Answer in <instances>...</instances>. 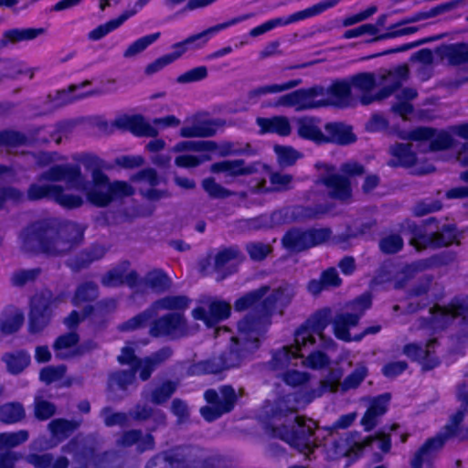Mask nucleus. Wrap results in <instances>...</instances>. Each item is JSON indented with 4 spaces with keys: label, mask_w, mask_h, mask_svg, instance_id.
<instances>
[{
    "label": "nucleus",
    "mask_w": 468,
    "mask_h": 468,
    "mask_svg": "<svg viewBox=\"0 0 468 468\" xmlns=\"http://www.w3.org/2000/svg\"><path fill=\"white\" fill-rule=\"evenodd\" d=\"M327 211L328 208L322 205H316L314 207L299 206L294 207L292 215L298 219H314L320 218Z\"/></svg>",
    "instance_id": "obj_61"
},
{
    "label": "nucleus",
    "mask_w": 468,
    "mask_h": 468,
    "mask_svg": "<svg viewBox=\"0 0 468 468\" xmlns=\"http://www.w3.org/2000/svg\"><path fill=\"white\" fill-rule=\"evenodd\" d=\"M126 20V15H120L118 17L98 26L89 33V39L93 41L101 39L109 33L120 27Z\"/></svg>",
    "instance_id": "obj_53"
},
{
    "label": "nucleus",
    "mask_w": 468,
    "mask_h": 468,
    "mask_svg": "<svg viewBox=\"0 0 468 468\" xmlns=\"http://www.w3.org/2000/svg\"><path fill=\"white\" fill-rule=\"evenodd\" d=\"M25 410L21 403L11 402L0 407V421L5 423H16L25 418Z\"/></svg>",
    "instance_id": "obj_50"
},
{
    "label": "nucleus",
    "mask_w": 468,
    "mask_h": 468,
    "mask_svg": "<svg viewBox=\"0 0 468 468\" xmlns=\"http://www.w3.org/2000/svg\"><path fill=\"white\" fill-rule=\"evenodd\" d=\"M213 27L200 32L194 34L184 39L185 44L188 49H198L203 48L209 40V38L215 35Z\"/></svg>",
    "instance_id": "obj_63"
},
{
    "label": "nucleus",
    "mask_w": 468,
    "mask_h": 468,
    "mask_svg": "<svg viewBox=\"0 0 468 468\" xmlns=\"http://www.w3.org/2000/svg\"><path fill=\"white\" fill-rule=\"evenodd\" d=\"M322 182L326 186L330 197L346 201L351 197V186L347 177L331 174L324 176Z\"/></svg>",
    "instance_id": "obj_30"
},
{
    "label": "nucleus",
    "mask_w": 468,
    "mask_h": 468,
    "mask_svg": "<svg viewBox=\"0 0 468 468\" xmlns=\"http://www.w3.org/2000/svg\"><path fill=\"white\" fill-rule=\"evenodd\" d=\"M7 370L12 374H19L30 363V356L23 351L16 354H6L3 356Z\"/></svg>",
    "instance_id": "obj_52"
},
{
    "label": "nucleus",
    "mask_w": 468,
    "mask_h": 468,
    "mask_svg": "<svg viewBox=\"0 0 468 468\" xmlns=\"http://www.w3.org/2000/svg\"><path fill=\"white\" fill-rule=\"evenodd\" d=\"M367 375V369L365 366H358L350 373L341 383L343 391L357 388Z\"/></svg>",
    "instance_id": "obj_62"
},
{
    "label": "nucleus",
    "mask_w": 468,
    "mask_h": 468,
    "mask_svg": "<svg viewBox=\"0 0 468 468\" xmlns=\"http://www.w3.org/2000/svg\"><path fill=\"white\" fill-rule=\"evenodd\" d=\"M171 284L170 278L164 271L154 269L148 271L143 278L138 276V283L134 290L137 292H144L149 288L155 292H164L171 287Z\"/></svg>",
    "instance_id": "obj_25"
},
{
    "label": "nucleus",
    "mask_w": 468,
    "mask_h": 468,
    "mask_svg": "<svg viewBox=\"0 0 468 468\" xmlns=\"http://www.w3.org/2000/svg\"><path fill=\"white\" fill-rule=\"evenodd\" d=\"M323 91L324 107L346 108L352 103L351 88L347 80H337L329 87H323Z\"/></svg>",
    "instance_id": "obj_19"
},
{
    "label": "nucleus",
    "mask_w": 468,
    "mask_h": 468,
    "mask_svg": "<svg viewBox=\"0 0 468 468\" xmlns=\"http://www.w3.org/2000/svg\"><path fill=\"white\" fill-rule=\"evenodd\" d=\"M204 399L208 405L201 407L199 412L205 420L212 422L233 410L239 396L232 386L223 385L218 390L207 389Z\"/></svg>",
    "instance_id": "obj_9"
},
{
    "label": "nucleus",
    "mask_w": 468,
    "mask_h": 468,
    "mask_svg": "<svg viewBox=\"0 0 468 468\" xmlns=\"http://www.w3.org/2000/svg\"><path fill=\"white\" fill-rule=\"evenodd\" d=\"M269 290L270 287L265 285L247 292L236 300L234 309L238 312H242L252 308L254 310L248 314L244 318L251 314L257 317L261 314V303Z\"/></svg>",
    "instance_id": "obj_28"
},
{
    "label": "nucleus",
    "mask_w": 468,
    "mask_h": 468,
    "mask_svg": "<svg viewBox=\"0 0 468 468\" xmlns=\"http://www.w3.org/2000/svg\"><path fill=\"white\" fill-rule=\"evenodd\" d=\"M337 387L334 381L324 379L318 388H314L304 394H289L277 399L269 409H266L267 420L264 424L265 433L275 439H280L299 452L309 455L317 447L314 437L316 424L313 420L302 416H294L301 406L309 404L324 392H335Z\"/></svg>",
    "instance_id": "obj_2"
},
{
    "label": "nucleus",
    "mask_w": 468,
    "mask_h": 468,
    "mask_svg": "<svg viewBox=\"0 0 468 468\" xmlns=\"http://www.w3.org/2000/svg\"><path fill=\"white\" fill-rule=\"evenodd\" d=\"M264 334L250 317L238 323V332L231 337L228 350L219 356L208 360L206 370L212 374L240 366L259 348L261 337Z\"/></svg>",
    "instance_id": "obj_4"
},
{
    "label": "nucleus",
    "mask_w": 468,
    "mask_h": 468,
    "mask_svg": "<svg viewBox=\"0 0 468 468\" xmlns=\"http://www.w3.org/2000/svg\"><path fill=\"white\" fill-rule=\"evenodd\" d=\"M179 124L180 120L174 115L155 118L152 123L140 115L123 116L115 120V125L118 128L129 130L137 136L148 137L157 136L159 132L155 126L176 127Z\"/></svg>",
    "instance_id": "obj_12"
},
{
    "label": "nucleus",
    "mask_w": 468,
    "mask_h": 468,
    "mask_svg": "<svg viewBox=\"0 0 468 468\" xmlns=\"http://www.w3.org/2000/svg\"><path fill=\"white\" fill-rule=\"evenodd\" d=\"M297 133L301 138L310 140L315 144H325V134L318 127L317 122L313 118L301 119L298 122Z\"/></svg>",
    "instance_id": "obj_39"
},
{
    "label": "nucleus",
    "mask_w": 468,
    "mask_h": 468,
    "mask_svg": "<svg viewBox=\"0 0 468 468\" xmlns=\"http://www.w3.org/2000/svg\"><path fill=\"white\" fill-rule=\"evenodd\" d=\"M454 320L458 321L459 341H468V296L455 298L446 306L434 305L430 309L429 317L418 320V327L436 332L447 328Z\"/></svg>",
    "instance_id": "obj_5"
},
{
    "label": "nucleus",
    "mask_w": 468,
    "mask_h": 468,
    "mask_svg": "<svg viewBox=\"0 0 468 468\" xmlns=\"http://www.w3.org/2000/svg\"><path fill=\"white\" fill-rule=\"evenodd\" d=\"M331 236L329 228H292L284 234L282 243L290 251L302 252L325 243Z\"/></svg>",
    "instance_id": "obj_10"
},
{
    "label": "nucleus",
    "mask_w": 468,
    "mask_h": 468,
    "mask_svg": "<svg viewBox=\"0 0 468 468\" xmlns=\"http://www.w3.org/2000/svg\"><path fill=\"white\" fill-rule=\"evenodd\" d=\"M256 123L260 127L261 133H276L281 136H287L292 131L290 122L285 116L258 117Z\"/></svg>",
    "instance_id": "obj_34"
},
{
    "label": "nucleus",
    "mask_w": 468,
    "mask_h": 468,
    "mask_svg": "<svg viewBox=\"0 0 468 468\" xmlns=\"http://www.w3.org/2000/svg\"><path fill=\"white\" fill-rule=\"evenodd\" d=\"M323 92V86L300 89L281 96L275 105L294 107L297 111L324 107Z\"/></svg>",
    "instance_id": "obj_13"
},
{
    "label": "nucleus",
    "mask_w": 468,
    "mask_h": 468,
    "mask_svg": "<svg viewBox=\"0 0 468 468\" xmlns=\"http://www.w3.org/2000/svg\"><path fill=\"white\" fill-rule=\"evenodd\" d=\"M129 266L130 262L125 261L108 271L101 279V284L105 287H118L126 284L134 290L138 283V272L133 270L127 272Z\"/></svg>",
    "instance_id": "obj_21"
},
{
    "label": "nucleus",
    "mask_w": 468,
    "mask_h": 468,
    "mask_svg": "<svg viewBox=\"0 0 468 468\" xmlns=\"http://www.w3.org/2000/svg\"><path fill=\"white\" fill-rule=\"evenodd\" d=\"M44 33L43 28H14L4 33V38L12 42L32 40Z\"/></svg>",
    "instance_id": "obj_57"
},
{
    "label": "nucleus",
    "mask_w": 468,
    "mask_h": 468,
    "mask_svg": "<svg viewBox=\"0 0 468 468\" xmlns=\"http://www.w3.org/2000/svg\"><path fill=\"white\" fill-rule=\"evenodd\" d=\"M218 127L215 120H194L190 125L180 129V135L184 138L211 137L217 133Z\"/></svg>",
    "instance_id": "obj_32"
},
{
    "label": "nucleus",
    "mask_w": 468,
    "mask_h": 468,
    "mask_svg": "<svg viewBox=\"0 0 468 468\" xmlns=\"http://www.w3.org/2000/svg\"><path fill=\"white\" fill-rule=\"evenodd\" d=\"M280 166L289 167L293 165L303 154L289 145L276 144L273 148Z\"/></svg>",
    "instance_id": "obj_48"
},
{
    "label": "nucleus",
    "mask_w": 468,
    "mask_h": 468,
    "mask_svg": "<svg viewBox=\"0 0 468 468\" xmlns=\"http://www.w3.org/2000/svg\"><path fill=\"white\" fill-rule=\"evenodd\" d=\"M461 407L457 412L452 416L450 422L440 431L446 436V439L458 436L459 425L463 421L465 414L468 413V404L465 401H460Z\"/></svg>",
    "instance_id": "obj_59"
},
{
    "label": "nucleus",
    "mask_w": 468,
    "mask_h": 468,
    "mask_svg": "<svg viewBox=\"0 0 468 468\" xmlns=\"http://www.w3.org/2000/svg\"><path fill=\"white\" fill-rule=\"evenodd\" d=\"M53 300L49 292L35 295L31 300L29 313V332H41L50 322Z\"/></svg>",
    "instance_id": "obj_15"
},
{
    "label": "nucleus",
    "mask_w": 468,
    "mask_h": 468,
    "mask_svg": "<svg viewBox=\"0 0 468 468\" xmlns=\"http://www.w3.org/2000/svg\"><path fill=\"white\" fill-rule=\"evenodd\" d=\"M326 143H335L341 145L352 144L356 141V136L351 128L340 122H329L325 124Z\"/></svg>",
    "instance_id": "obj_35"
},
{
    "label": "nucleus",
    "mask_w": 468,
    "mask_h": 468,
    "mask_svg": "<svg viewBox=\"0 0 468 468\" xmlns=\"http://www.w3.org/2000/svg\"><path fill=\"white\" fill-rule=\"evenodd\" d=\"M189 303L190 300L186 296L172 295L158 299L151 305L156 314L160 310L182 313V311H185L188 307Z\"/></svg>",
    "instance_id": "obj_40"
},
{
    "label": "nucleus",
    "mask_w": 468,
    "mask_h": 468,
    "mask_svg": "<svg viewBox=\"0 0 468 468\" xmlns=\"http://www.w3.org/2000/svg\"><path fill=\"white\" fill-rule=\"evenodd\" d=\"M241 252L238 247L232 246L219 250L215 256L214 269L217 272L221 273L218 280L224 279L230 272H224L225 267L233 260L241 257Z\"/></svg>",
    "instance_id": "obj_42"
},
{
    "label": "nucleus",
    "mask_w": 468,
    "mask_h": 468,
    "mask_svg": "<svg viewBox=\"0 0 468 468\" xmlns=\"http://www.w3.org/2000/svg\"><path fill=\"white\" fill-rule=\"evenodd\" d=\"M398 428V424H392L389 427H384L374 437L361 439L362 441H369L364 446V449L371 446L372 443H377V447L381 450V452L385 453L388 452L391 448L390 432L396 431Z\"/></svg>",
    "instance_id": "obj_46"
},
{
    "label": "nucleus",
    "mask_w": 468,
    "mask_h": 468,
    "mask_svg": "<svg viewBox=\"0 0 468 468\" xmlns=\"http://www.w3.org/2000/svg\"><path fill=\"white\" fill-rule=\"evenodd\" d=\"M160 36L161 33L156 32L136 39L125 49L123 52V57L127 58L135 57L136 55L145 50L150 45L154 43L160 37Z\"/></svg>",
    "instance_id": "obj_56"
},
{
    "label": "nucleus",
    "mask_w": 468,
    "mask_h": 468,
    "mask_svg": "<svg viewBox=\"0 0 468 468\" xmlns=\"http://www.w3.org/2000/svg\"><path fill=\"white\" fill-rule=\"evenodd\" d=\"M409 78V69L406 65L399 66L382 76L383 88L380 97L388 98L397 90Z\"/></svg>",
    "instance_id": "obj_33"
},
{
    "label": "nucleus",
    "mask_w": 468,
    "mask_h": 468,
    "mask_svg": "<svg viewBox=\"0 0 468 468\" xmlns=\"http://www.w3.org/2000/svg\"><path fill=\"white\" fill-rule=\"evenodd\" d=\"M99 288L93 282H85L78 286L72 299L74 305L92 302L98 298Z\"/></svg>",
    "instance_id": "obj_51"
},
{
    "label": "nucleus",
    "mask_w": 468,
    "mask_h": 468,
    "mask_svg": "<svg viewBox=\"0 0 468 468\" xmlns=\"http://www.w3.org/2000/svg\"><path fill=\"white\" fill-rule=\"evenodd\" d=\"M78 88H79V86L71 85L69 88V90H58L57 92L55 98L53 99L55 107H57V108L62 107L64 105H67V104L74 101L75 100H79V99H82V98H85L88 96H92V95H97V94L101 93V91L91 90L87 93H81V94H78V95H74V96L71 95V93L73 91H75Z\"/></svg>",
    "instance_id": "obj_58"
},
{
    "label": "nucleus",
    "mask_w": 468,
    "mask_h": 468,
    "mask_svg": "<svg viewBox=\"0 0 468 468\" xmlns=\"http://www.w3.org/2000/svg\"><path fill=\"white\" fill-rule=\"evenodd\" d=\"M135 380L133 369L118 370L109 376L108 386L111 390H126Z\"/></svg>",
    "instance_id": "obj_43"
},
{
    "label": "nucleus",
    "mask_w": 468,
    "mask_h": 468,
    "mask_svg": "<svg viewBox=\"0 0 468 468\" xmlns=\"http://www.w3.org/2000/svg\"><path fill=\"white\" fill-rule=\"evenodd\" d=\"M218 144L214 141H183L171 149L172 152H214Z\"/></svg>",
    "instance_id": "obj_47"
},
{
    "label": "nucleus",
    "mask_w": 468,
    "mask_h": 468,
    "mask_svg": "<svg viewBox=\"0 0 468 468\" xmlns=\"http://www.w3.org/2000/svg\"><path fill=\"white\" fill-rule=\"evenodd\" d=\"M296 293L297 289L294 284L283 283L274 289L269 296L262 300L260 315L256 317L251 314L248 317L253 321L254 325H257L265 333L267 327L271 324V316L274 311L279 310L282 314L283 309L292 303Z\"/></svg>",
    "instance_id": "obj_8"
},
{
    "label": "nucleus",
    "mask_w": 468,
    "mask_h": 468,
    "mask_svg": "<svg viewBox=\"0 0 468 468\" xmlns=\"http://www.w3.org/2000/svg\"><path fill=\"white\" fill-rule=\"evenodd\" d=\"M28 437V431L26 430H20L16 432L0 433V450L18 446L27 441Z\"/></svg>",
    "instance_id": "obj_60"
},
{
    "label": "nucleus",
    "mask_w": 468,
    "mask_h": 468,
    "mask_svg": "<svg viewBox=\"0 0 468 468\" xmlns=\"http://www.w3.org/2000/svg\"><path fill=\"white\" fill-rule=\"evenodd\" d=\"M371 306V297L368 294H363L347 304L350 310L337 314L333 321L334 334L336 338L345 342L352 340L360 341L363 335L376 334L380 331L379 325L367 327L362 335L351 337L349 328L354 327L358 324L359 319L363 316L365 311Z\"/></svg>",
    "instance_id": "obj_7"
},
{
    "label": "nucleus",
    "mask_w": 468,
    "mask_h": 468,
    "mask_svg": "<svg viewBox=\"0 0 468 468\" xmlns=\"http://www.w3.org/2000/svg\"><path fill=\"white\" fill-rule=\"evenodd\" d=\"M369 441H362L358 433L345 434L338 438H332L327 443V454L332 459H339L355 454L359 455L364 446Z\"/></svg>",
    "instance_id": "obj_17"
},
{
    "label": "nucleus",
    "mask_w": 468,
    "mask_h": 468,
    "mask_svg": "<svg viewBox=\"0 0 468 468\" xmlns=\"http://www.w3.org/2000/svg\"><path fill=\"white\" fill-rule=\"evenodd\" d=\"M302 83L301 79L292 80L282 84H270L255 88L249 91V98L254 99L271 93H279L289 90L299 86Z\"/></svg>",
    "instance_id": "obj_44"
},
{
    "label": "nucleus",
    "mask_w": 468,
    "mask_h": 468,
    "mask_svg": "<svg viewBox=\"0 0 468 468\" xmlns=\"http://www.w3.org/2000/svg\"><path fill=\"white\" fill-rule=\"evenodd\" d=\"M452 133L444 130L437 131L431 127H419L410 133V139L414 141H430L431 151L447 150L455 145Z\"/></svg>",
    "instance_id": "obj_18"
},
{
    "label": "nucleus",
    "mask_w": 468,
    "mask_h": 468,
    "mask_svg": "<svg viewBox=\"0 0 468 468\" xmlns=\"http://www.w3.org/2000/svg\"><path fill=\"white\" fill-rule=\"evenodd\" d=\"M102 245H92L80 251L75 258L69 260L67 265L74 271L88 268L92 262L99 261L106 254Z\"/></svg>",
    "instance_id": "obj_31"
},
{
    "label": "nucleus",
    "mask_w": 468,
    "mask_h": 468,
    "mask_svg": "<svg viewBox=\"0 0 468 468\" xmlns=\"http://www.w3.org/2000/svg\"><path fill=\"white\" fill-rule=\"evenodd\" d=\"M155 315L156 314H155L152 305H150L144 311L141 312L140 314L134 315L133 317L130 318L129 320L119 324L118 330L121 332H129V331H134L137 329L144 328L147 325L150 326L152 319Z\"/></svg>",
    "instance_id": "obj_41"
},
{
    "label": "nucleus",
    "mask_w": 468,
    "mask_h": 468,
    "mask_svg": "<svg viewBox=\"0 0 468 468\" xmlns=\"http://www.w3.org/2000/svg\"><path fill=\"white\" fill-rule=\"evenodd\" d=\"M129 417L137 421L152 420L156 427L165 425L166 420V416L161 410L140 403L136 404L133 409L129 411Z\"/></svg>",
    "instance_id": "obj_37"
},
{
    "label": "nucleus",
    "mask_w": 468,
    "mask_h": 468,
    "mask_svg": "<svg viewBox=\"0 0 468 468\" xmlns=\"http://www.w3.org/2000/svg\"><path fill=\"white\" fill-rule=\"evenodd\" d=\"M38 183L31 184L27 192V198L36 201L43 198L50 199L59 206L72 209L83 205L82 197L65 192L58 182H64L68 188L76 189L85 194L87 200L92 205L104 207L114 199L130 197L133 194V187L122 181L110 182L106 174H99L88 181L79 165H54L37 176Z\"/></svg>",
    "instance_id": "obj_1"
},
{
    "label": "nucleus",
    "mask_w": 468,
    "mask_h": 468,
    "mask_svg": "<svg viewBox=\"0 0 468 468\" xmlns=\"http://www.w3.org/2000/svg\"><path fill=\"white\" fill-rule=\"evenodd\" d=\"M342 0H322L310 7L293 13L287 17H278L281 22V27L318 16L324 11L336 6Z\"/></svg>",
    "instance_id": "obj_29"
},
{
    "label": "nucleus",
    "mask_w": 468,
    "mask_h": 468,
    "mask_svg": "<svg viewBox=\"0 0 468 468\" xmlns=\"http://www.w3.org/2000/svg\"><path fill=\"white\" fill-rule=\"evenodd\" d=\"M79 341V335L73 331L59 335L53 344L56 357L69 359L96 348V344L91 341L77 346Z\"/></svg>",
    "instance_id": "obj_16"
},
{
    "label": "nucleus",
    "mask_w": 468,
    "mask_h": 468,
    "mask_svg": "<svg viewBox=\"0 0 468 468\" xmlns=\"http://www.w3.org/2000/svg\"><path fill=\"white\" fill-rule=\"evenodd\" d=\"M80 426V420L56 419L49 422L48 428L53 436L58 439L67 438Z\"/></svg>",
    "instance_id": "obj_49"
},
{
    "label": "nucleus",
    "mask_w": 468,
    "mask_h": 468,
    "mask_svg": "<svg viewBox=\"0 0 468 468\" xmlns=\"http://www.w3.org/2000/svg\"><path fill=\"white\" fill-rule=\"evenodd\" d=\"M435 339L430 340L425 346L410 343L403 347V354L413 361H418L425 370H431L440 363L434 355Z\"/></svg>",
    "instance_id": "obj_20"
},
{
    "label": "nucleus",
    "mask_w": 468,
    "mask_h": 468,
    "mask_svg": "<svg viewBox=\"0 0 468 468\" xmlns=\"http://www.w3.org/2000/svg\"><path fill=\"white\" fill-rule=\"evenodd\" d=\"M84 229L74 222L58 225L54 220L33 223L20 234L22 250L50 257L64 256L83 241Z\"/></svg>",
    "instance_id": "obj_3"
},
{
    "label": "nucleus",
    "mask_w": 468,
    "mask_h": 468,
    "mask_svg": "<svg viewBox=\"0 0 468 468\" xmlns=\"http://www.w3.org/2000/svg\"><path fill=\"white\" fill-rule=\"evenodd\" d=\"M443 58L452 65H460L468 62V45L465 43H454L448 45L443 49Z\"/></svg>",
    "instance_id": "obj_45"
},
{
    "label": "nucleus",
    "mask_w": 468,
    "mask_h": 468,
    "mask_svg": "<svg viewBox=\"0 0 468 468\" xmlns=\"http://www.w3.org/2000/svg\"><path fill=\"white\" fill-rule=\"evenodd\" d=\"M330 309H322L316 312L306 324L301 326L294 334V341L298 347H309L315 343L314 334L323 338V332L330 323Z\"/></svg>",
    "instance_id": "obj_14"
},
{
    "label": "nucleus",
    "mask_w": 468,
    "mask_h": 468,
    "mask_svg": "<svg viewBox=\"0 0 468 468\" xmlns=\"http://www.w3.org/2000/svg\"><path fill=\"white\" fill-rule=\"evenodd\" d=\"M403 247V239L398 234L388 235L379 241L380 250L386 254H393L399 251Z\"/></svg>",
    "instance_id": "obj_64"
},
{
    "label": "nucleus",
    "mask_w": 468,
    "mask_h": 468,
    "mask_svg": "<svg viewBox=\"0 0 468 468\" xmlns=\"http://www.w3.org/2000/svg\"><path fill=\"white\" fill-rule=\"evenodd\" d=\"M389 400L390 394L388 393L379 395L372 400L361 420V424L364 426L366 431H369L378 425L379 419L388 410Z\"/></svg>",
    "instance_id": "obj_27"
},
{
    "label": "nucleus",
    "mask_w": 468,
    "mask_h": 468,
    "mask_svg": "<svg viewBox=\"0 0 468 468\" xmlns=\"http://www.w3.org/2000/svg\"><path fill=\"white\" fill-rule=\"evenodd\" d=\"M178 386L179 381L165 380L151 392L144 389L142 397L153 404L161 405L165 403L173 396Z\"/></svg>",
    "instance_id": "obj_36"
},
{
    "label": "nucleus",
    "mask_w": 468,
    "mask_h": 468,
    "mask_svg": "<svg viewBox=\"0 0 468 468\" xmlns=\"http://www.w3.org/2000/svg\"><path fill=\"white\" fill-rule=\"evenodd\" d=\"M308 347H298L296 342L291 346H282L281 349L276 350L272 358L270 361V367L272 370H282L290 365H297V360L304 357V351Z\"/></svg>",
    "instance_id": "obj_24"
},
{
    "label": "nucleus",
    "mask_w": 468,
    "mask_h": 468,
    "mask_svg": "<svg viewBox=\"0 0 468 468\" xmlns=\"http://www.w3.org/2000/svg\"><path fill=\"white\" fill-rule=\"evenodd\" d=\"M217 461L216 457L205 456L198 449L177 447L156 454L145 468H214Z\"/></svg>",
    "instance_id": "obj_6"
},
{
    "label": "nucleus",
    "mask_w": 468,
    "mask_h": 468,
    "mask_svg": "<svg viewBox=\"0 0 468 468\" xmlns=\"http://www.w3.org/2000/svg\"><path fill=\"white\" fill-rule=\"evenodd\" d=\"M447 440L446 436L441 432L428 439L413 454L410 460V466L412 468H421L424 463H431L443 448Z\"/></svg>",
    "instance_id": "obj_22"
},
{
    "label": "nucleus",
    "mask_w": 468,
    "mask_h": 468,
    "mask_svg": "<svg viewBox=\"0 0 468 468\" xmlns=\"http://www.w3.org/2000/svg\"><path fill=\"white\" fill-rule=\"evenodd\" d=\"M350 88H355L362 93L370 92L376 86L375 74L371 72H362L351 76L348 80Z\"/></svg>",
    "instance_id": "obj_55"
},
{
    "label": "nucleus",
    "mask_w": 468,
    "mask_h": 468,
    "mask_svg": "<svg viewBox=\"0 0 468 468\" xmlns=\"http://www.w3.org/2000/svg\"><path fill=\"white\" fill-rule=\"evenodd\" d=\"M230 304L223 300L212 299L207 302V309L197 307L193 310V317L197 320H203L208 325H213L221 320L228 318L230 314Z\"/></svg>",
    "instance_id": "obj_23"
},
{
    "label": "nucleus",
    "mask_w": 468,
    "mask_h": 468,
    "mask_svg": "<svg viewBox=\"0 0 468 468\" xmlns=\"http://www.w3.org/2000/svg\"><path fill=\"white\" fill-rule=\"evenodd\" d=\"M148 333L154 338L177 340L187 336L189 328L183 313L171 312L152 320Z\"/></svg>",
    "instance_id": "obj_11"
},
{
    "label": "nucleus",
    "mask_w": 468,
    "mask_h": 468,
    "mask_svg": "<svg viewBox=\"0 0 468 468\" xmlns=\"http://www.w3.org/2000/svg\"><path fill=\"white\" fill-rule=\"evenodd\" d=\"M212 173H227L230 176H238L252 174L255 169L252 166H246L244 160H224L211 165Z\"/></svg>",
    "instance_id": "obj_38"
},
{
    "label": "nucleus",
    "mask_w": 468,
    "mask_h": 468,
    "mask_svg": "<svg viewBox=\"0 0 468 468\" xmlns=\"http://www.w3.org/2000/svg\"><path fill=\"white\" fill-rule=\"evenodd\" d=\"M454 226L443 225L441 230L437 227V231L420 237L421 240L414 239L411 240V244L414 245L418 250H420L421 249L420 247V243L423 245V247L430 246L433 248H440L450 245L454 240Z\"/></svg>",
    "instance_id": "obj_26"
},
{
    "label": "nucleus",
    "mask_w": 468,
    "mask_h": 468,
    "mask_svg": "<svg viewBox=\"0 0 468 468\" xmlns=\"http://www.w3.org/2000/svg\"><path fill=\"white\" fill-rule=\"evenodd\" d=\"M411 144H397L390 148L393 156L402 166H412L416 163V154L411 149Z\"/></svg>",
    "instance_id": "obj_54"
}]
</instances>
